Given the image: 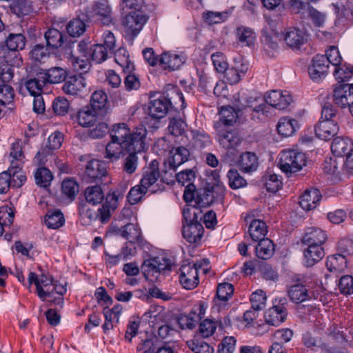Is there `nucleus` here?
Wrapping results in <instances>:
<instances>
[{
	"label": "nucleus",
	"mask_w": 353,
	"mask_h": 353,
	"mask_svg": "<svg viewBox=\"0 0 353 353\" xmlns=\"http://www.w3.org/2000/svg\"><path fill=\"white\" fill-rule=\"evenodd\" d=\"M147 135L143 125L130 130L125 123L114 124L110 128L111 141L106 145L105 158L115 161L128 151H144L147 148Z\"/></svg>",
	"instance_id": "f257e3e1"
},
{
	"label": "nucleus",
	"mask_w": 353,
	"mask_h": 353,
	"mask_svg": "<svg viewBox=\"0 0 353 353\" xmlns=\"http://www.w3.org/2000/svg\"><path fill=\"white\" fill-rule=\"evenodd\" d=\"M262 42L267 47L275 50L278 41L283 39L293 50H300L307 41L308 34L304 28L290 27L284 28L283 23H266L262 30Z\"/></svg>",
	"instance_id": "f03ea898"
},
{
	"label": "nucleus",
	"mask_w": 353,
	"mask_h": 353,
	"mask_svg": "<svg viewBox=\"0 0 353 353\" xmlns=\"http://www.w3.org/2000/svg\"><path fill=\"white\" fill-rule=\"evenodd\" d=\"M183 199L187 203L183 209V214L185 220L183 229V236L189 243L194 244L192 250L196 248V239L199 237V222L197 215L199 214V192L196 186L190 183L185 188Z\"/></svg>",
	"instance_id": "7ed1b4c3"
},
{
	"label": "nucleus",
	"mask_w": 353,
	"mask_h": 353,
	"mask_svg": "<svg viewBox=\"0 0 353 353\" xmlns=\"http://www.w3.org/2000/svg\"><path fill=\"white\" fill-rule=\"evenodd\" d=\"M292 101V97L288 92L272 90L265 93L263 99L257 97L249 98L246 106L252 108V119L263 120L271 114V108L284 110Z\"/></svg>",
	"instance_id": "20e7f679"
},
{
	"label": "nucleus",
	"mask_w": 353,
	"mask_h": 353,
	"mask_svg": "<svg viewBox=\"0 0 353 353\" xmlns=\"http://www.w3.org/2000/svg\"><path fill=\"white\" fill-rule=\"evenodd\" d=\"M291 283L287 289L288 296L292 302L301 303L312 299L317 278L312 274H296L292 276Z\"/></svg>",
	"instance_id": "39448f33"
},
{
	"label": "nucleus",
	"mask_w": 353,
	"mask_h": 353,
	"mask_svg": "<svg viewBox=\"0 0 353 353\" xmlns=\"http://www.w3.org/2000/svg\"><path fill=\"white\" fill-rule=\"evenodd\" d=\"M90 43L82 40L76 47L74 43L69 44L65 48V54L73 69L79 74H84L90 69Z\"/></svg>",
	"instance_id": "423d86ee"
},
{
	"label": "nucleus",
	"mask_w": 353,
	"mask_h": 353,
	"mask_svg": "<svg viewBox=\"0 0 353 353\" xmlns=\"http://www.w3.org/2000/svg\"><path fill=\"white\" fill-rule=\"evenodd\" d=\"M279 157L278 165L286 174L299 172L306 165L305 154L297 150H283Z\"/></svg>",
	"instance_id": "0eeeda50"
},
{
	"label": "nucleus",
	"mask_w": 353,
	"mask_h": 353,
	"mask_svg": "<svg viewBox=\"0 0 353 353\" xmlns=\"http://www.w3.org/2000/svg\"><path fill=\"white\" fill-rule=\"evenodd\" d=\"M338 249L343 254H332L327 257L325 265L327 270L333 274H339L347 268V259L345 254L353 252V239H343L338 243Z\"/></svg>",
	"instance_id": "6e6552de"
},
{
	"label": "nucleus",
	"mask_w": 353,
	"mask_h": 353,
	"mask_svg": "<svg viewBox=\"0 0 353 353\" xmlns=\"http://www.w3.org/2000/svg\"><path fill=\"white\" fill-rule=\"evenodd\" d=\"M169 259L161 257L151 258L143 261L142 269L145 277L151 281H157L162 272L170 270Z\"/></svg>",
	"instance_id": "1a4fd4ad"
},
{
	"label": "nucleus",
	"mask_w": 353,
	"mask_h": 353,
	"mask_svg": "<svg viewBox=\"0 0 353 353\" xmlns=\"http://www.w3.org/2000/svg\"><path fill=\"white\" fill-rule=\"evenodd\" d=\"M159 166V163L153 160L143 170L140 184L151 194L161 190L158 183L160 176Z\"/></svg>",
	"instance_id": "9d476101"
},
{
	"label": "nucleus",
	"mask_w": 353,
	"mask_h": 353,
	"mask_svg": "<svg viewBox=\"0 0 353 353\" xmlns=\"http://www.w3.org/2000/svg\"><path fill=\"white\" fill-rule=\"evenodd\" d=\"M77 22L88 21L111 22L112 12L110 6L104 2H97L89 14L81 13L76 18Z\"/></svg>",
	"instance_id": "9b49d317"
},
{
	"label": "nucleus",
	"mask_w": 353,
	"mask_h": 353,
	"mask_svg": "<svg viewBox=\"0 0 353 353\" xmlns=\"http://www.w3.org/2000/svg\"><path fill=\"white\" fill-rule=\"evenodd\" d=\"M143 0H123L122 14L125 22H146L149 17L140 10Z\"/></svg>",
	"instance_id": "f8f14e48"
},
{
	"label": "nucleus",
	"mask_w": 353,
	"mask_h": 353,
	"mask_svg": "<svg viewBox=\"0 0 353 353\" xmlns=\"http://www.w3.org/2000/svg\"><path fill=\"white\" fill-rule=\"evenodd\" d=\"M287 301L285 299H275L273 306L268 309L265 314V321L267 324L279 326L287 316Z\"/></svg>",
	"instance_id": "ddd939ff"
},
{
	"label": "nucleus",
	"mask_w": 353,
	"mask_h": 353,
	"mask_svg": "<svg viewBox=\"0 0 353 353\" xmlns=\"http://www.w3.org/2000/svg\"><path fill=\"white\" fill-rule=\"evenodd\" d=\"M332 99L341 108L349 107L353 103V84L338 83L333 89Z\"/></svg>",
	"instance_id": "4468645a"
},
{
	"label": "nucleus",
	"mask_w": 353,
	"mask_h": 353,
	"mask_svg": "<svg viewBox=\"0 0 353 353\" xmlns=\"http://www.w3.org/2000/svg\"><path fill=\"white\" fill-rule=\"evenodd\" d=\"M203 189V193L200 194V207L209 206L214 201L223 203L225 192L224 185H218L216 187L206 183Z\"/></svg>",
	"instance_id": "2eb2a0df"
},
{
	"label": "nucleus",
	"mask_w": 353,
	"mask_h": 353,
	"mask_svg": "<svg viewBox=\"0 0 353 353\" xmlns=\"http://www.w3.org/2000/svg\"><path fill=\"white\" fill-rule=\"evenodd\" d=\"M233 293L234 286L232 284L227 282L219 283L216 288L212 309H216L217 312L225 309L228 305V301L232 297Z\"/></svg>",
	"instance_id": "dca6fc26"
},
{
	"label": "nucleus",
	"mask_w": 353,
	"mask_h": 353,
	"mask_svg": "<svg viewBox=\"0 0 353 353\" xmlns=\"http://www.w3.org/2000/svg\"><path fill=\"white\" fill-rule=\"evenodd\" d=\"M328 68L329 64L325 55L316 54L308 68V73L312 80L319 81L327 74Z\"/></svg>",
	"instance_id": "f3484780"
},
{
	"label": "nucleus",
	"mask_w": 353,
	"mask_h": 353,
	"mask_svg": "<svg viewBox=\"0 0 353 353\" xmlns=\"http://www.w3.org/2000/svg\"><path fill=\"white\" fill-rule=\"evenodd\" d=\"M190 157L189 150L182 146L173 148L165 160V165L169 170L175 172L176 168L186 162Z\"/></svg>",
	"instance_id": "a211bd4d"
},
{
	"label": "nucleus",
	"mask_w": 353,
	"mask_h": 353,
	"mask_svg": "<svg viewBox=\"0 0 353 353\" xmlns=\"http://www.w3.org/2000/svg\"><path fill=\"white\" fill-rule=\"evenodd\" d=\"M63 140V135L60 132H53L48 139V145L41 148L36 154V158L40 163H44L46 157L51 154V150L59 148Z\"/></svg>",
	"instance_id": "6ab92c4d"
},
{
	"label": "nucleus",
	"mask_w": 353,
	"mask_h": 353,
	"mask_svg": "<svg viewBox=\"0 0 353 353\" xmlns=\"http://www.w3.org/2000/svg\"><path fill=\"white\" fill-rule=\"evenodd\" d=\"M314 131L317 137L327 141L338 133L339 126L333 120H320L315 125Z\"/></svg>",
	"instance_id": "aec40b11"
},
{
	"label": "nucleus",
	"mask_w": 353,
	"mask_h": 353,
	"mask_svg": "<svg viewBox=\"0 0 353 353\" xmlns=\"http://www.w3.org/2000/svg\"><path fill=\"white\" fill-rule=\"evenodd\" d=\"M172 102L164 96L152 100L148 108V114L153 119H159L165 116Z\"/></svg>",
	"instance_id": "412c9836"
},
{
	"label": "nucleus",
	"mask_w": 353,
	"mask_h": 353,
	"mask_svg": "<svg viewBox=\"0 0 353 353\" xmlns=\"http://www.w3.org/2000/svg\"><path fill=\"white\" fill-rule=\"evenodd\" d=\"M119 194L114 192L112 194H108L106 197V202L101 208L97 210V219L101 223H105L109 221L111 216V211L117 208V203Z\"/></svg>",
	"instance_id": "4be33fe9"
},
{
	"label": "nucleus",
	"mask_w": 353,
	"mask_h": 353,
	"mask_svg": "<svg viewBox=\"0 0 353 353\" xmlns=\"http://www.w3.org/2000/svg\"><path fill=\"white\" fill-rule=\"evenodd\" d=\"M321 197V194L317 188L307 189L300 196L299 205L305 210H313L316 208Z\"/></svg>",
	"instance_id": "5701e85b"
},
{
	"label": "nucleus",
	"mask_w": 353,
	"mask_h": 353,
	"mask_svg": "<svg viewBox=\"0 0 353 353\" xmlns=\"http://www.w3.org/2000/svg\"><path fill=\"white\" fill-rule=\"evenodd\" d=\"M13 77L12 72H3L0 74V103L3 105L11 103L14 97V91L6 80H10Z\"/></svg>",
	"instance_id": "b1692460"
},
{
	"label": "nucleus",
	"mask_w": 353,
	"mask_h": 353,
	"mask_svg": "<svg viewBox=\"0 0 353 353\" xmlns=\"http://www.w3.org/2000/svg\"><path fill=\"white\" fill-rule=\"evenodd\" d=\"M184 61V57L181 55L165 52L159 59V65L163 70L171 71L179 69Z\"/></svg>",
	"instance_id": "393cba45"
},
{
	"label": "nucleus",
	"mask_w": 353,
	"mask_h": 353,
	"mask_svg": "<svg viewBox=\"0 0 353 353\" xmlns=\"http://www.w3.org/2000/svg\"><path fill=\"white\" fill-rule=\"evenodd\" d=\"M102 117L101 112H98L90 106L83 107L77 114V121L83 127L94 125Z\"/></svg>",
	"instance_id": "a878e982"
},
{
	"label": "nucleus",
	"mask_w": 353,
	"mask_h": 353,
	"mask_svg": "<svg viewBox=\"0 0 353 353\" xmlns=\"http://www.w3.org/2000/svg\"><path fill=\"white\" fill-rule=\"evenodd\" d=\"M312 25L311 26L312 31L321 41H331L339 35V26L336 23L330 28H325L324 23H312Z\"/></svg>",
	"instance_id": "bb28decb"
},
{
	"label": "nucleus",
	"mask_w": 353,
	"mask_h": 353,
	"mask_svg": "<svg viewBox=\"0 0 353 353\" xmlns=\"http://www.w3.org/2000/svg\"><path fill=\"white\" fill-rule=\"evenodd\" d=\"M327 239L325 231L318 228H309L301 239L303 244L306 245H322Z\"/></svg>",
	"instance_id": "cd10ccee"
},
{
	"label": "nucleus",
	"mask_w": 353,
	"mask_h": 353,
	"mask_svg": "<svg viewBox=\"0 0 353 353\" xmlns=\"http://www.w3.org/2000/svg\"><path fill=\"white\" fill-rule=\"evenodd\" d=\"M238 166L243 173H252L255 172L259 167L258 157L255 153L245 152L240 155L238 161Z\"/></svg>",
	"instance_id": "c85d7f7f"
},
{
	"label": "nucleus",
	"mask_w": 353,
	"mask_h": 353,
	"mask_svg": "<svg viewBox=\"0 0 353 353\" xmlns=\"http://www.w3.org/2000/svg\"><path fill=\"white\" fill-rule=\"evenodd\" d=\"M85 173L90 182L101 179L106 176L107 170L103 163L99 160L93 159L86 165Z\"/></svg>",
	"instance_id": "c756f323"
},
{
	"label": "nucleus",
	"mask_w": 353,
	"mask_h": 353,
	"mask_svg": "<svg viewBox=\"0 0 353 353\" xmlns=\"http://www.w3.org/2000/svg\"><path fill=\"white\" fill-rule=\"evenodd\" d=\"M353 149V141L347 137H337L334 139L331 150L337 157H345Z\"/></svg>",
	"instance_id": "7c9ffc66"
},
{
	"label": "nucleus",
	"mask_w": 353,
	"mask_h": 353,
	"mask_svg": "<svg viewBox=\"0 0 353 353\" xmlns=\"http://www.w3.org/2000/svg\"><path fill=\"white\" fill-rule=\"evenodd\" d=\"M325 255L324 250L321 245H307L304 250V263L307 267H312L320 261Z\"/></svg>",
	"instance_id": "2f4dec72"
},
{
	"label": "nucleus",
	"mask_w": 353,
	"mask_h": 353,
	"mask_svg": "<svg viewBox=\"0 0 353 353\" xmlns=\"http://www.w3.org/2000/svg\"><path fill=\"white\" fill-rule=\"evenodd\" d=\"M219 141L223 148L230 149L239 145L241 143V138L235 130L227 131L222 130L219 132Z\"/></svg>",
	"instance_id": "473e14b6"
},
{
	"label": "nucleus",
	"mask_w": 353,
	"mask_h": 353,
	"mask_svg": "<svg viewBox=\"0 0 353 353\" xmlns=\"http://www.w3.org/2000/svg\"><path fill=\"white\" fill-rule=\"evenodd\" d=\"M44 75L41 72H37L35 77L25 82V87L32 96L40 94L43 92V88L47 84Z\"/></svg>",
	"instance_id": "72a5a7b5"
},
{
	"label": "nucleus",
	"mask_w": 353,
	"mask_h": 353,
	"mask_svg": "<svg viewBox=\"0 0 353 353\" xmlns=\"http://www.w3.org/2000/svg\"><path fill=\"white\" fill-rule=\"evenodd\" d=\"M276 128L279 134L290 137L299 128V124L296 119L283 117L279 120Z\"/></svg>",
	"instance_id": "f704fd0d"
},
{
	"label": "nucleus",
	"mask_w": 353,
	"mask_h": 353,
	"mask_svg": "<svg viewBox=\"0 0 353 353\" xmlns=\"http://www.w3.org/2000/svg\"><path fill=\"white\" fill-rule=\"evenodd\" d=\"M248 232L254 241L265 239V236L268 233L267 225L260 219H254L250 224Z\"/></svg>",
	"instance_id": "c9c22d12"
},
{
	"label": "nucleus",
	"mask_w": 353,
	"mask_h": 353,
	"mask_svg": "<svg viewBox=\"0 0 353 353\" xmlns=\"http://www.w3.org/2000/svg\"><path fill=\"white\" fill-rule=\"evenodd\" d=\"M108 104V95L101 90H96L91 96L90 107L98 112H106Z\"/></svg>",
	"instance_id": "e433bc0d"
},
{
	"label": "nucleus",
	"mask_w": 353,
	"mask_h": 353,
	"mask_svg": "<svg viewBox=\"0 0 353 353\" xmlns=\"http://www.w3.org/2000/svg\"><path fill=\"white\" fill-rule=\"evenodd\" d=\"M258 245L255 251L256 256L261 259L267 260L270 259L274 252V244L272 240L265 238L258 241Z\"/></svg>",
	"instance_id": "4c0bfd02"
},
{
	"label": "nucleus",
	"mask_w": 353,
	"mask_h": 353,
	"mask_svg": "<svg viewBox=\"0 0 353 353\" xmlns=\"http://www.w3.org/2000/svg\"><path fill=\"white\" fill-rule=\"evenodd\" d=\"M85 86L82 77H70L63 85V91L68 95L74 96L79 94Z\"/></svg>",
	"instance_id": "58836bf2"
},
{
	"label": "nucleus",
	"mask_w": 353,
	"mask_h": 353,
	"mask_svg": "<svg viewBox=\"0 0 353 353\" xmlns=\"http://www.w3.org/2000/svg\"><path fill=\"white\" fill-rule=\"evenodd\" d=\"M11 167L8 169L7 172H9L10 176V181H12V188H20L23 185L26 181V176L24 172L19 168L20 163H14V161H10Z\"/></svg>",
	"instance_id": "ea45409f"
},
{
	"label": "nucleus",
	"mask_w": 353,
	"mask_h": 353,
	"mask_svg": "<svg viewBox=\"0 0 353 353\" xmlns=\"http://www.w3.org/2000/svg\"><path fill=\"white\" fill-rule=\"evenodd\" d=\"M41 73L44 75L46 81L49 83H58L65 81L66 78V71L61 67H53L47 70L41 71Z\"/></svg>",
	"instance_id": "a19ab883"
},
{
	"label": "nucleus",
	"mask_w": 353,
	"mask_h": 353,
	"mask_svg": "<svg viewBox=\"0 0 353 353\" xmlns=\"http://www.w3.org/2000/svg\"><path fill=\"white\" fill-rule=\"evenodd\" d=\"M84 196L87 202L93 205L101 203L104 199V193L98 185L86 188Z\"/></svg>",
	"instance_id": "79ce46f5"
},
{
	"label": "nucleus",
	"mask_w": 353,
	"mask_h": 353,
	"mask_svg": "<svg viewBox=\"0 0 353 353\" xmlns=\"http://www.w3.org/2000/svg\"><path fill=\"white\" fill-rule=\"evenodd\" d=\"M233 17V9L230 8L225 11H208L203 13L204 21L210 22H220L231 20Z\"/></svg>",
	"instance_id": "37998d69"
},
{
	"label": "nucleus",
	"mask_w": 353,
	"mask_h": 353,
	"mask_svg": "<svg viewBox=\"0 0 353 353\" xmlns=\"http://www.w3.org/2000/svg\"><path fill=\"white\" fill-rule=\"evenodd\" d=\"M236 37L239 42L250 46L254 43L256 35L252 28L241 26L236 28Z\"/></svg>",
	"instance_id": "c03bdc74"
},
{
	"label": "nucleus",
	"mask_w": 353,
	"mask_h": 353,
	"mask_svg": "<svg viewBox=\"0 0 353 353\" xmlns=\"http://www.w3.org/2000/svg\"><path fill=\"white\" fill-rule=\"evenodd\" d=\"M121 235L130 242L137 243L141 237V230L137 225L128 223L120 230Z\"/></svg>",
	"instance_id": "a18cd8bd"
},
{
	"label": "nucleus",
	"mask_w": 353,
	"mask_h": 353,
	"mask_svg": "<svg viewBox=\"0 0 353 353\" xmlns=\"http://www.w3.org/2000/svg\"><path fill=\"white\" fill-rule=\"evenodd\" d=\"M142 151H128V155L123 159V171L126 174L131 175L134 174L138 167L137 154Z\"/></svg>",
	"instance_id": "49530a36"
},
{
	"label": "nucleus",
	"mask_w": 353,
	"mask_h": 353,
	"mask_svg": "<svg viewBox=\"0 0 353 353\" xmlns=\"http://www.w3.org/2000/svg\"><path fill=\"white\" fill-rule=\"evenodd\" d=\"M114 59L125 72H130L134 69V65L129 59V54L125 48L118 49L114 54Z\"/></svg>",
	"instance_id": "de8ad7c7"
},
{
	"label": "nucleus",
	"mask_w": 353,
	"mask_h": 353,
	"mask_svg": "<svg viewBox=\"0 0 353 353\" xmlns=\"http://www.w3.org/2000/svg\"><path fill=\"white\" fill-rule=\"evenodd\" d=\"M37 185L42 188L48 187L53 179L52 172L45 167L39 168L34 173Z\"/></svg>",
	"instance_id": "09e8293b"
},
{
	"label": "nucleus",
	"mask_w": 353,
	"mask_h": 353,
	"mask_svg": "<svg viewBox=\"0 0 353 353\" xmlns=\"http://www.w3.org/2000/svg\"><path fill=\"white\" fill-rule=\"evenodd\" d=\"M65 219L60 210L49 211L46 216V224L49 228L57 229L61 227Z\"/></svg>",
	"instance_id": "8fccbe9b"
},
{
	"label": "nucleus",
	"mask_w": 353,
	"mask_h": 353,
	"mask_svg": "<svg viewBox=\"0 0 353 353\" xmlns=\"http://www.w3.org/2000/svg\"><path fill=\"white\" fill-rule=\"evenodd\" d=\"M220 121L225 125H232L238 118V112L231 106L221 107L219 110Z\"/></svg>",
	"instance_id": "3c124183"
},
{
	"label": "nucleus",
	"mask_w": 353,
	"mask_h": 353,
	"mask_svg": "<svg viewBox=\"0 0 353 353\" xmlns=\"http://www.w3.org/2000/svg\"><path fill=\"white\" fill-rule=\"evenodd\" d=\"M90 52V59L97 63H101L108 58V53L110 52L103 44L94 45L91 48H89Z\"/></svg>",
	"instance_id": "603ef678"
},
{
	"label": "nucleus",
	"mask_w": 353,
	"mask_h": 353,
	"mask_svg": "<svg viewBox=\"0 0 353 353\" xmlns=\"http://www.w3.org/2000/svg\"><path fill=\"white\" fill-rule=\"evenodd\" d=\"M47 45L52 48H58L63 44V35L57 29L50 28L45 33Z\"/></svg>",
	"instance_id": "864d4df0"
},
{
	"label": "nucleus",
	"mask_w": 353,
	"mask_h": 353,
	"mask_svg": "<svg viewBox=\"0 0 353 353\" xmlns=\"http://www.w3.org/2000/svg\"><path fill=\"white\" fill-rule=\"evenodd\" d=\"M52 296H50L48 302L50 305H57L60 308L63 307V295L66 292V288L64 285L54 284L52 290Z\"/></svg>",
	"instance_id": "5fc2aeb1"
},
{
	"label": "nucleus",
	"mask_w": 353,
	"mask_h": 353,
	"mask_svg": "<svg viewBox=\"0 0 353 353\" xmlns=\"http://www.w3.org/2000/svg\"><path fill=\"white\" fill-rule=\"evenodd\" d=\"M187 125L180 118H171L168 126V132L174 136H182L185 132Z\"/></svg>",
	"instance_id": "6e6d98bb"
},
{
	"label": "nucleus",
	"mask_w": 353,
	"mask_h": 353,
	"mask_svg": "<svg viewBox=\"0 0 353 353\" xmlns=\"http://www.w3.org/2000/svg\"><path fill=\"white\" fill-rule=\"evenodd\" d=\"M6 46L11 51L22 50L26 46V39L21 34H10L6 40Z\"/></svg>",
	"instance_id": "4d7b16f0"
},
{
	"label": "nucleus",
	"mask_w": 353,
	"mask_h": 353,
	"mask_svg": "<svg viewBox=\"0 0 353 353\" xmlns=\"http://www.w3.org/2000/svg\"><path fill=\"white\" fill-rule=\"evenodd\" d=\"M266 299V294L263 290H257L252 292L250 297L252 308L255 310H261L265 305Z\"/></svg>",
	"instance_id": "13d9d810"
},
{
	"label": "nucleus",
	"mask_w": 353,
	"mask_h": 353,
	"mask_svg": "<svg viewBox=\"0 0 353 353\" xmlns=\"http://www.w3.org/2000/svg\"><path fill=\"white\" fill-rule=\"evenodd\" d=\"M242 68L244 66L242 65ZM247 68L245 70L243 68L241 69V70H237L236 68L228 67L225 69V71H223L222 73L224 74V78L225 81L231 85L236 84L239 82L242 74H244Z\"/></svg>",
	"instance_id": "bf43d9fd"
},
{
	"label": "nucleus",
	"mask_w": 353,
	"mask_h": 353,
	"mask_svg": "<svg viewBox=\"0 0 353 353\" xmlns=\"http://www.w3.org/2000/svg\"><path fill=\"white\" fill-rule=\"evenodd\" d=\"M217 325V321L212 319H205L200 321V336L206 338L213 335Z\"/></svg>",
	"instance_id": "052dcab7"
},
{
	"label": "nucleus",
	"mask_w": 353,
	"mask_h": 353,
	"mask_svg": "<svg viewBox=\"0 0 353 353\" xmlns=\"http://www.w3.org/2000/svg\"><path fill=\"white\" fill-rule=\"evenodd\" d=\"M264 185L268 192H276L282 187V181L275 174H270L263 176Z\"/></svg>",
	"instance_id": "680f3d73"
},
{
	"label": "nucleus",
	"mask_w": 353,
	"mask_h": 353,
	"mask_svg": "<svg viewBox=\"0 0 353 353\" xmlns=\"http://www.w3.org/2000/svg\"><path fill=\"white\" fill-rule=\"evenodd\" d=\"M229 185L232 189H238L247 185L246 180L241 176L238 171L234 169H230L228 172Z\"/></svg>",
	"instance_id": "e2e57ef3"
},
{
	"label": "nucleus",
	"mask_w": 353,
	"mask_h": 353,
	"mask_svg": "<svg viewBox=\"0 0 353 353\" xmlns=\"http://www.w3.org/2000/svg\"><path fill=\"white\" fill-rule=\"evenodd\" d=\"M338 287L340 292L343 295L353 294V276L350 274L342 276L339 280Z\"/></svg>",
	"instance_id": "0e129e2a"
},
{
	"label": "nucleus",
	"mask_w": 353,
	"mask_h": 353,
	"mask_svg": "<svg viewBox=\"0 0 353 353\" xmlns=\"http://www.w3.org/2000/svg\"><path fill=\"white\" fill-rule=\"evenodd\" d=\"M61 191L68 198L74 199L79 192V185L72 179H65L62 182Z\"/></svg>",
	"instance_id": "69168bd1"
},
{
	"label": "nucleus",
	"mask_w": 353,
	"mask_h": 353,
	"mask_svg": "<svg viewBox=\"0 0 353 353\" xmlns=\"http://www.w3.org/2000/svg\"><path fill=\"white\" fill-rule=\"evenodd\" d=\"M353 74V66L346 64L336 67L334 75L336 79L342 82L347 81Z\"/></svg>",
	"instance_id": "338daca9"
},
{
	"label": "nucleus",
	"mask_w": 353,
	"mask_h": 353,
	"mask_svg": "<svg viewBox=\"0 0 353 353\" xmlns=\"http://www.w3.org/2000/svg\"><path fill=\"white\" fill-rule=\"evenodd\" d=\"M236 340L234 336H225L218 346V353H233L236 348Z\"/></svg>",
	"instance_id": "774afa93"
}]
</instances>
